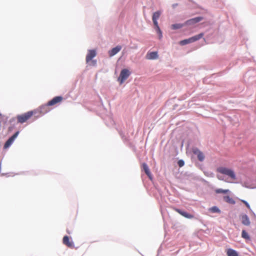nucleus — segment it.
Here are the masks:
<instances>
[{"instance_id": "obj_1", "label": "nucleus", "mask_w": 256, "mask_h": 256, "mask_svg": "<svg viewBox=\"0 0 256 256\" xmlns=\"http://www.w3.org/2000/svg\"><path fill=\"white\" fill-rule=\"evenodd\" d=\"M216 172L221 174L228 176V178L232 180H235L236 179V174L234 170L231 168L224 166H220L217 168Z\"/></svg>"}, {"instance_id": "obj_2", "label": "nucleus", "mask_w": 256, "mask_h": 256, "mask_svg": "<svg viewBox=\"0 0 256 256\" xmlns=\"http://www.w3.org/2000/svg\"><path fill=\"white\" fill-rule=\"evenodd\" d=\"M63 100L62 96H57L54 98L52 100L49 101L47 104L44 106L40 108L41 112L46 113L48 111V106H52L60 102Z\"/></svg>"}, {"instance_id": "obj_3", "label": "nucleus", "mask_w": 256, "mask_h": 256, "mask_svg": "<svg viewBox=\"0 0 256 256\" xmlns=\"http://www.w3.org/2000/svg\"><path fill=\"white\" fill-rule=\"evenodd\" d=\"M32 115L33 112L32 111H29L24 114L18 115L16 117L18 122L20 124H23L29 120Z\"/></svg>"}, {"instance_id": "obj_4", "label": "nucleus", "mask_w": 256, "mask_h": 256, "mask_svg": "<svg viewBox=\"0 0 256 256\" xmlns=\"http://www.w3.org/2000/svg\"><path fill=\"white\" fill-rule=\"evenodd\" d=\"M130 74V72L128 69L122 70L118 79L120 84H122L128 78Z\"/></svg>"}, {"instance_id": "obj_5", "label": "nucleus", "mask_w": 256, "mask_h": 256, "mask_svg": "<svg viewBox=\"0 0 256 256\" xmlns=\"http://www.w3.org/2000/svg\"><path fill=\"white\" fill-rule=\"evenodd\" d=\"M96 50H88L86 58V62L88 64L92 60V59L96 56Z\"/></svg>"}, {"instance_id": "obj_6", "label": "nucleus", "mask_w": 256, "mask_h": 256, "mask_svg": "<svg viewBox=\"0 0 256 256\" xmlns=\"http://www.w3.org/2000/svg\"><path fill=\"white\" fill-rule=\"evenodd\" d=\"M62 242L69 248H74V242L72 240H70L69 237L67 236H64Z\"/></svg>"}, {"instance_id": "obj_7", "label": "nucleus", "mask_w": 256, "mask_h": 256, "mask_svg": "<svg viewBox=\"0 0 256 256\" xmlns=\"http://www.w3.org/2000/svg\"><path fill=\"white\" fill-rule=\"evenodd\" d=\"M19 134V132H16L14 134H13L10 138L6 142L4 145V148H8L14 142V140L18 136Z\"/></svg>"}, {"instance_id": "obj_8", "label": "nucleus", "mask_w": 256, "mask_h": 256, "mask_svg": "<svg viewBox=\"0 0 256 256\" xmlns=\"http://www.w3.org/2000/svg\"><path fill=\"white\" fill-rule=\"evenodd\" d=\"M202 20H203V18L202 16L196 17V18L190 19L189 20H188L186 22L185 24L192 25V24H194L197 22H199L201 21Z\"/></svg>"}, {"instance_id": "obj_9", "label": "nucleus", "mask_w": 256, "mask_h": 256, "mask_svg": "<svg viewBox=\"0 0 256 256\" xmlns=\"http://www.w3.org/2000/svg\"><path fill=\"white\" fill-rule=\"evenodd\" d=\"M174 210L178 212V214L182 216H183L188 218H194V216L191 214H190L186 212L182 211L180 210L177 208H174Z\"/></svg>"}, {"instance_id": "obj_10", "label": "nucleus", "mask_w": 256, "mask_h": 256, "mask_svg": "<svg viewBox=\"0 0 256 256\" xmlns=\"http://www.w3.org/2000/svg\"><path fill=\"white\" fill-rule=\"evenodd\" d=\"M193 152L194 154L197 155L198 160L202 162L204 159V154L200 151L198 148H196L193 150Z\"/></svg>"}, {"instance_id": "obj_11", "label": "nucleus", "mask_w": 256, "mask_h": 256, "mask_svg": "<svg viewBox=\"0 0 256 256\" xmlns=\"http://www.w3.org/2000/svg\"><path fill=\"white\" fill-rule=\"evenodd\" d=\"M122 49V46H118L116 47L112 48L108 52L109 56L112 57L115 54H116L118 52Z\"/></svg>"}, {"instance_id": "obj_12", "label": "nucleus", "mask_w": 256, "mask_h": 256, "mask_svg": "<svg viewBox=\"0 0 256 256\" xmlns=\"http://www.w3.org/2000/svg\"><path fill=\"white\" fill-rule=\"evenodd\" d=\"M160 14H161L160 11H157L154 13L152 18V20L154 26H157V24H158L157 20L159 18Z\"/></svg>"}, {"instance_id": "obj_13", "label": "nucleus", "mask_w": 256, "mask_h": 256, "mask_svg": "<svg viewBox=\"0 0 256 256\" xmlns=\"http://www.w3.org/2000/svg\"><path fill=\"white\" fill-rule=\"evenodd\" d=\"M146 57L148 60L156 59L158 58V52H153L148 53Z\"/></svg>"}, {"instance_id": "obj_14", "label": "nucleus", "mask_w": 256, "mask_h": 256, "mask_svg": "<svg viewBox=\"0 0 256 256\" xmlns=\"http://www.w3.org/2000/svg\"><path fill=\"white\" fill-rule=\"evenodd\" d=\"M242 222L245 226H249L250 224V221L248 217L246 214H244L241 218Z\"/></svg>"}, {"instance_id": "obj_15", "label": "nucleus", "mask_w": 256, "mask_h": 256, "mask_svg": "<svg viewBox=\"0 0 256 256\" xmlns=\"http://www.w3.org/2000/svg\"><path fill=\"white\" fill-rule=\"evenodd\" d=\"M203 36H204V34L200 33L198 35L192 36V37L190 38V40L191 42H193L196 40H199L200 39L202 38Z\"/></svg>"}, {"instance_id": "obj_16", "label": "nucleus", "mask_w": 256, "mask_h": 256, "mask_svg": "<svg viewBox=\"0 0 256 256\" xmlns=\"http://www.w3.org/2000/svg\"><path fill=\"white\" fill-rule=\"evenodd\" d=\"M228 256H238V253L234 250L229 248L226 251Z\"/></svg>"}, {"instance_id": "obj_17", "label": "nucleus", "mask_w": 256, "mask_h": 256, "mask_svg": "<svg viewBox=\"0 0 256 256\" xmlns=\"http://www.w3.org/2000/svg\"><path fill=\"white\" fill-rule=\"evenodd\" d=\"M142 167H143V168L145 172V173L146 174V175L150 178V176H151V174H150V172L149 170V168H148V166H147V164L145 163H144L142 164Z\"/></svg>"}, {"instance_id": "obj_18", "label": "nucleus", "mask_w": 256, "mask_h": 256, "mask_svg": "<svg viewBox=\"0 0 256 256\" xmlns=\"http://www.w3.org/2000/svg\"><path fill=\"white\" fill-rule=\"evenodd\" d=\"M224 200L225 202H226L230 204H234L235 201L230 196H224Z\"/></svg>"}, {"instance_id": "obj_19", "label": "nucleus", "mask_w": 256, "mask_h": 256, "mask_svg": "<svg viewBox=\"0 0 256 256\" xmlns=\"http://www.w3.org/2000/svg\"><path fill=\"white\" fill-rule=\"evenodd\" d=\"M208 210L212 213H220V210L216 206L210 208Z\"/></svg>"}, {"instance_id": "obj_20", "label": "nucleus", "mask_w": 256, "mask_h": 256, "mask_svg": "<svg viewBox=\"0 0 256 256\" xmlns=\"http://www.w3.org/2000/svg\"><path fill=\"white\" fill-rule=\"evenodd\" d=\"M184 26V24H173L171 26V28L172 30H177L180 29L182 28Z\"/></svg>"}, {"instance_id": "obj_21", "label": "nucleus", "mask_w": 256, "mask_h": 256, "mask_svg": "<svg viewBox=\"0 0 256 256\" xmlns=\"http://www.w3.org/2000/svg\"><path fill=\"white\" fill-rule=\"evenodd\" d=\"M228 192V190H222V188H218L215 190V192L216 194H226Z\"/></svg>"}, {"instance_id": "obj_22", "label": "nucleus", "mask_w": 256, "mask_h": 256, "mask_svg": "<svg viewBox=\"0 0 256 256\" xmlns=\"http://www.w3.org/2000/svg\"><path fill=\"white\" fill-rule=\"evenodd\" d=\"M155 26L156 30L158 34L159 38L161 39L162 36V32L158 25L157 24V26Z\"/></svg>"}, {"instance_id": "obj_23", "label": "nucleus", "mask_w": 256, "mask_h": 256, "mask_svg": "<svg viewBox=\"0 0 256 256\" xmlns=\"http://www.w3.org/2000/svg\"><path fill=\"white\" fill-rule=\"evenodd\" d=\"M190 43H192L190 38L188 39H186V40H181L180 42V44L182 46H184V45H186V44H190Z\"/></svg>"}, {"instance_id": "obj_24", "label": "nucleus", "mask_w": 256, "mask_h": 256, "mask_svg": "<svg viewBox=\"0 0 256 256\" xmlns=\"http://www.w3.org/2000/svg\"><path fill=\"white\" fill-rule=\"evenodd\" d=\"M242 236L244 238H245L246 240L250 239V236H249L248 234L244 230H243L242 231Z\"/></svg>"}, {"instance_id": "obj_25", "label": "nucleus", "mask_w": 256, "mask_h": 256, "mask_svg": "<svg viewBox=\"0 0 256 256\" xmlns=\"http://www.w3.org/2000/svg\"><path fill=\"white\" fill-rule=\"evenodd\" d=\"M178 164L180 167H182L184 164V162L183 160H179L178 162Z\"/></svg>"}, {"instance_id": "obj_26", "label": "nucleus", "mask_w": 256, "mask_h": 256, "mask_svg": "<svg viewBox=\"0 0 256 256\" xmlns=\"http://www.w3.org/2000/svg\"><path fill=\"white\" fill-rule=\"evenodd\" d=\"M242 202L244 204L246 205V206L248 208V209H250V204L244 200H242Z\"/></svg>"}, {"instance_id": "obj_27", "label": "nucleus", "mask_w": 256, "mask_h": 256, "mask_svg": "<svg viewBox=\"0 0 256 256\" xmlns=\"http://www.w3.org/2000/svg\"><path fill=\"white\" fill-rule=\"evenodd\" d=\"M96 60H92L91 62V64H90L91 65L95 66L96 65Z\"/></svg>"}, {"instance_id": "obj_28", "label": "nucleus", "mask_w": 256, "mask_h": 256, "mask_svg": "<svg viewBox=\"0 0 256 256\" xmlns=\"http://www.w3.org/2000/svg\"><path fill=\"white\" fill-rule=\"evenodd\" d=\"M217 178L220 180H224V178H222V176H220V175H217Z\"/></svg>"}, {"instance_id": "obj_29", "label": "nucleus", "mask_w": 256, "mask_h": 256, "mask_svg": "<svg viewBox=\"0 0 256 256\" xmlns=\"http://www.w3.org/2000/svg\"><path fill=\"white\" fill-rule=\"evenodd\" d=\"M67 232L68 234H70V232L68 230H67Z\"/></svg>"}]
</instances>
